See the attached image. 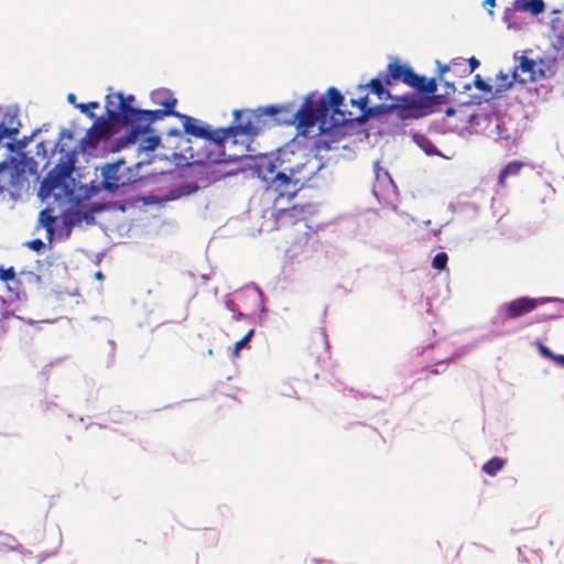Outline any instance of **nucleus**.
Masks as SVG:
<instances>
[{"label":"nucleus","instance_id":"63","mask_svg":"<svg viewBox=\"0 0 564 564\" xmlns=\"http://www.w3.org/2000/svg\"><path fill=\"white\" fill-rule=\"evenodd\" d=\"M231 296H235L234 292L225 294L223 300L226 310H228L229 312H231L237 306L235 304V300H232Z\"/></svg>","mask_w":564,"mask_h":564},{"label":"nucleus","instance_id":"4","mask_svg":"<svg viewBox=\"0 0 564 564\" xmlns=\"http://www.w3.org/2000/svg\"><path fill=\"white\" fill-rule=\"evenodd\" d=\"M178 181L188 182L194 173L192 162L212 148L215 126L178 111Z\"/></svg>","mask_w":564,"mask_h":564},{"label":"nucleus","instance_id":"48","mask_svg":"<svg viewBox=\"0 0 564 564\" xmlns=\"http://www.w3.org/2000/svg\"><path fill=\"white\" fill-rule=\"evenodd\" d=\"M350 106L359 109L361 115L365 116V111L371 107L369 94L367 93L358 98H351Z\"/></svg>","mask_w":564,"mask_h":564},{"label":"nucleus","instance_id":"50","mask_svg":"<svg viewBox=\"0 0 564 564\" xmlns=\"http://www.w3.org/2000/svg\"><path fill=\"white\" fill-rule=\"evenodd\" d=\"M446 119L445 118H442V119H435L433 120L429 128H427V132L429 133H437V134H445V129H446Z\"/></svg>","mask_w":564,"mask_h":564},{"label":"nucleus","instance_id":"31","mask_svg":"<svg viewBox=\"0 0 564 564\" xmlns=\"http://www.w3.org/2000/svg\"><path fill=\"white\" fill-rule=\"evenodd\" d=\"M455 101L457 102V106L463 107H474V106H481L486 104L485 109H491L492 108H500L502 105L500 102H492L484 95L477 93V94H469L465 98H456Z\"/></svg>","mask_w":564,"mask_h":564},{"label":"nucleus","instance_id":"25","mask_svg":"<svg viewBox=\"0 0 564 564\" xmlns=\"http://www.w3.org/2000/svg\"><path fill=\"white\" fill-rule=\"evenodd\" d=\"M442 82L443 78H437L436 74L433 77L419 74L417 86L414 87V90H416L417 94L421 95V99L425 101L429 100V96L435 95L437 86L442 84Z\"/></svg>","mask_w":564,"mask_h":564},{"label":"nucleus","instance_id":"8","mask_svg":"<svg viewBox=\"0 0 564 564\" xmlns=\"http://www.w3.org/2000/svg\"><path fill=\"white\" fill-rule=\"evenodd\" d=\"M296 134L290 141L275 148L274 150L267 151L265 153H272L274 156L271 161L270 166H275L276 162L284 161L285 163H294L296 161L308 160L311 164V156H308V149L311 143V131L296 129Z\"/></svg>","mask_w":564,"mask_h":564},{"label":"nucleus","instance_id":"6","mask_svg":"<svg viewBox=\"0 0 564 564\" xmlns=\"http://www.w3.org/2000/svg\"><path fill=\"white\" fill-rule=\"evenodd\" d=\"M343 98V93L335 86H329L323 94L312 90L306 94L297 110L299 129L311 131L318 126L329 115V109L334 104Z\"/></svg>","mask_w":564,"mask_h":564},{"label":"nucleus","instance_id":"42","mask_svg":"<svg viewBox=\"0 0 564 564\" xmlns=\"http://www.w3.org/2000/svg\"><path fill=\"white\" fill-rule=\"evenodd\" d=\"M496 87L494 84V79L491 77H487L484 83L476 89L479 94L487 97L492 102H499V95L495 91Z\"/></svg>","mask_w":564,"mask_h":564},{"label":"nucleus","instance_id":"57","mask_svg":"<svg viewBox=\"0 0 564 564\" xmlns=\"http://www.w3.org/2000/svg\"><path fill=\"white\" fill-rule=\"evenodd\" d=\"M25 246L35 252H41L45 249V243L39 238L28 241Z\"/></svg>","mask_w":564,"mask_h":564},{"label":"nucleus","instance_id":"46","mask_svg":"<svg viewBox=\"0 0 564 564\" xmlns=\"http://www.w3.org/2000/svg\"><path fill=\"white\" fill-rule=\"evenodd\" d=\"M448 254L445 251H438L432 259L431 265L437 271L447 270Z\"/></svg>","mask_w":564,"mask_h":564},{"label":"nucleus","instance_id":"64","mask_svg":"<svg viewBox=\"0 0 564 564\" xmlns=\"http://www.w3.org/2000/svg\"><path fill=\"white\" fill-rule=\"evenodd\" d=\"M17 133L15 129H8L4 122H0V142L8 137H11Z\"/></svg>","mask_w":564,"mask_h":564},{"label":"nucleus","instance_id":"40","mask_svg":"<svg viewBox=\"0 0 564 564\" xmlns=\"http://www.w3.org/2000/svg\"><path fill=\"white\" fill-rule=\"evenodd\" d=\"M553 86L550 84H540L535 86H527L525 90L531 97H535V101H546L549 100Z\"/></svg>","mask_w":564,"mask_h":564},{"label":"nucleus","instance_id":"47","mask_svg":"<svg viewBox=\"0 0 564 564\" xmlns=\"http://www.w3.org/2000/svg\"><path fill=\"white\" fill-rule=\"evenodd\" d=\"M406 123L405 121H397V122H387L386 123V132L389 133V135H404L406 134L405 130Z\"/></svg>","mask_w":564,"mask_h":564},{"label":"nucleus","instance_id":"2","mask_svg":"<svg viewBox=\"0 0 564 564\" xmlns=\"http://www.w3.org/2000/svg\"><path fill=\"white\" fill-rule=\"evenodd\" d=\"M163 91L152 93V100L162 104L163 109L140 110L131 107L123 100L122 93H109L106 95L105 110L107 120L95 121L87 130L86 138L82 140L83 150L86 147L96 148L99 141L110 134L112 124L130 128V140H135L141 133L149 131L150 126L165 116H176L174 106L176 99L162 100Z\"/></svg>","mask_w":564,"mask_h":564},{"label":"nucleus","instance_id":"12","mask_svg":"<svg viewBox=\"0 0 564 564\" xmlns=\"http://www.w3.org/2000/svg\"><path fill=\"white\" fill-rule=\"evenodd\" d=\"M496 120L495 128L489 130V135H496V141H503L505 149L511 151L518 148V142L522 138V129L519 123L514 122L511 116L506 112L503 107H500V113L494 116Z\"/></svg>","mask_w":564,"mask_h":564},{"label":"nucleus","instance_id":"19","mask_svg":"<svg viewBox=\"0 0 564 564\" xmlns=\"http://www.w3.org/2000/svg\"><path fill=\"white\" fill-rule=\"evenodd\" d=\"M560 62V53L555 56L538 57L533 83L553 78L558 70Z\"/></svg>","mask_w":564,"mask_h":564},{"label":"nucleus","instance_id":"53","mask_svg":"<svg viewBox=\"0 0 564 564\" xmlns=\"http://www.w3.org/2000/svg\"><path fill=\"white\" fill-rule=\"evenodd\" d=\"M447 364H449L448 359L443 358V359L437 360L433 366L427 367L426 369L430 375L436 376V375L442 373L445 370V366Z\"/></svg>","mask_w":564,"mask_h":564},{"label":"nucleus","instance_id":"54","mask_svg":"<svg viewBox=\"0 0 564 564\" xmlns=\"http://www.w3.org/2000/svg\"><path fill=\"white\" fill-rule=\"evenodd\" d=\"M520 73L521 70L514 62V65L506 74H509L510 77H516V85L518 84L521 87H524L527 85V80L520 75Z\"/></svg>","mask_w":564,"mask_h":564},{"label":"nucleus","instance_id":"1","mask_svg":"<svg viewBox=\"0 0 564 564\" xmlns=\"http://www.w3.org/2000/svg\"><path fill=\"white\" fill-rule=\"evenodd\" d=\"M263 159L264 152L238 155L227 153V148L212 145L204 156L192 162L194 173L189 181H178V198L187 197L239 174L245 178H254L261 171L260 164Z\"/></svg>","mask_w":564,"mask_h":564},{"label":"nucleus","instance_id":"10","mask_svg":"<svg viewBox=\"0 0 564 564\" xmlns=\"http://www.w3.org/2000/svg\"><path fill=\"white\" fill-rule=\"evenodd\" d=\"M542 296L532 297L529 295H521L511 301L505 302L499 305L497 314L490 319L494 326H501L508 319H516L527 315L542 305Z\"/></svg>","mask_w":564,"mask_h":564},{"label":"nucleus","instance_id":"15","mask_svg":"<svg viewBox=\"0 0 564 564\" xmlns=\"http://www.w3.org/2000/svg\"><path fill=\"white\" fill-rule=\"evenodd\" d=\"M234 294L235 300H242L243 296L251 299V305L256 306V308L250 315H252V321L254 317H258V324L262 326L263 321L267 318L269 313V308L267 307L269 299L262 289L256 282H250L245 286L235 290Z\"/></svg>","mask_w":564,"mask_h":564},{"label":"nucleus","instance_id":"28","mask_svg":"<svg viewBox=\"0 0 564 564\" xmlns=\"http://www.w3.org/2000/svg\"><path fill=\"white\" fill-rule=\"evenodd\" d=\"M512 6L518 12L530 13L535 18H539L546 10L544 0H514Z\"/></svg>","mask_w":564,"mask_h":564},{"label":"nucleus","instance_id":"39","mask_svg":"<svg viewBox=\"0 0 564 564\" xmlns=\"http://www.w3.org/2000/svg\"><path fill=\"white\" fill-rule=\"evenodd\" d=\"M507 464V459L501 456H492L488 460L484 463L481 466V471L490 477L497 476L499 471H501Z\"/></svg>","mask_w":564,"mask_h":564},{"label":"nucleus","instance_id":"45","mask_svg":"<svg viewBox=\"0 0 564 564\" xmlns=\"http://www.w3.org/2000/svg\"><path fill=\"white\" fill-rule=\"evenodd\" d=\"M534 345L536 346L539 355L542 358L551 360L554 365H556L560 354L554 352L549 346L544 345L541 339H536Z\"/></svg>","mask_w":564,"mask_h":564},{"label":"nucleus","instance_id":"21","mask_svg":"<svg viewBox=\"0 0 564 564\" xmlns=\"http://www.w3.org/2000/svg\"><path fill=\"white\" fill-rule=\"evenodd\" d=\"M409 135L413 143L426 155V156H438L448 159L443 152L436 147V144L427 138V135L415 129L409 131Z\"/></svg>","mask_w":564,"mask_h":564},{"label":"nucleus","instance_id":"59","mask_svg":"<svg viewBox=\"0 0 564 564\" xmlns=\"http://www.w3.org/2000/svg\"><path fill=\"white\" fill-rule=\"evenodd\" d=\"M502 335H505V333H502V332H495V330H492V332H490V333H488V334H485V335L480 336V337H479L478 339H476L474 343H476V344L478 345L479 343H482V341H490V340H492V339H495V338H497V337H500V336H502Z\"/></svg>","mask_w":564,"mask_h":564},{"label":"nucleus","instance_id":"44","mask_svg":"<svg viewBox=\"0 0 564 564\" xmlns=\"http://www.w3.org/2000/svg\"><path fill=\"white\" fill-rule=\"evenodd\" d=\"M256 334L254 328H250L245 336L237 340L232 347L231 356L232 358H238L240 356V350L243 348H249V343L252 340Z\"/></svg>","mask_w":564,"mask_h":564},{"label":"nucleus","instance_id":"16","mask_svg":"<svg viewBox=\"0 0 564 564\" xmlns=\"http://www.w3.org/2000/svg\"><path fill=\"white\" fill-rule=\"evenodd\" d=\"M389 63L386 67L392 84L395 86L399 83L406 85L414 89L417 86L419 73L414 70L411 64L406 61H402L399 56L389 55Z\"/></svg>","mask_w":564,"mask_h":564},{"label":"nucleus","instance_id":"34","mask_svg":"<svg viewBox=\"0 0 564 564\" xmlns=\"http://www.w3.org/2000/svg\"><path fill=\"white\" fill-rule=\"evenodd\" d=\"M524 165H527V162L521 160H512L506 163L498 173L497 184L505 186L506 180L508 177L518 175Z\"/></svg>","mask_w":564,"mask_h":564},{"label":"nucleus","instance_id":"17","mask_svg":"<svg viewBox=\"0 0 564 564\" xmlns=\"http://www.w3.org/2000/svg\"><path fill=\"white\" fill-rule=\"evenodd\" d=\"M305 208H314V204L305 203V204H293L286 208H276L272 212L271 217L274 220V229L279 230L280 228L288 225H295L300 220H303V214Z\"/></svg>","mask_w":564,"mask_h":564},{"label":"nucleus","instance_id":"24","mask_svg":"<svg viewBox=\"0 0 564 564\" xmlns=\"http://www.w3.org/2000/svg\"><path fill=\"white\" fill-rule=\"evenodd\" d=\"M392 115H394L393 106L391 102L386 101L371 105V107L365 111V117L368 118L370 122L378 121L381 124H386Z\"/></svg>","mask_w":564,"mask_h":564},{"label":"nucleus","instance_id":"18","mask_svg":"<svg viewBox=\"0 0 564 564\" xmlns=\"http://www.w3.org/2000/svg\"><path fill=\"white\" fill-rule=\"evenodd\" d=\"M394 87L388 73L384 70L379 72L367 84H358L359 91H368L375 95L380 101H388L391 97V89Z\"/></svg>","mask_w":564,"mask_h":564},{"label":"nucleus","instance_id":"30","mask_svg":"<svg viewBox=\"0 0 564 564\" xmlns=\"http://www.w3.org/2000/svg\"><path fill=\"white\" fill-rule=\"evenodd\" d=\"M448 210L454 214L465 216L468 220H474L479 213V206L469 200H457L448 204Z\"/></svg>","mask_w":564,"mask_h":564},{"label":"nucleus","instance_id":"55","mask_svg":"<svg viewBox=\"0 0 564 564\" xmlns=\"http://www.w3.org/2000/svg\"><path fill=\"white\" fill-rule=\"evenodd\" d=\"M436 75L437 78H444V75L448 72H453V65L451 64H443L438 59H436Z\"/></svg>","mask_w":564,"mask_h":564},{"label":"nucleus","instance_id":"14","mask_svg":"<svg viewBox=\"0 0 564 564\" xmlns=\"http://www.w3.org/2000/svg\"><path fill=\"white\" fill-rule=\"evenodd\" d=\"M393 106L394 115L399 120L420 119L423 113V100L416 90H410L402 95H391L389 98Z\"/></svg>","mask_w":564,"mask_h":564},{"label":"nucleus","instance_id":"5","mask_svg":"<svg viewBox=\"0 0 564 564\" xmlns=\"http://www.w3.org/2000/svg\"><path fill=\"white\" fill-rule=\"evenodd\" d=\"M232 119L228 126H218L215 128L213 145L226 148L228 143L238 145L245 142L253 143L261 134L260 127L256 124L248 112V108L234 109Z\"/></svg>","mask_w":564,"mask_h":564},{"label":"nucleus","instance_id":"11","mask_svg":"<svg viewBox=\"0 0 564 564\" xmlns=\"http://www.w3.org/2000/svg\"><path fill=\"white\" fill-rule=\"evenodd\" d=\"M345 107L346 99L343 95V98L339 97V100L329 109V115L326 113L325 118L317 126L322 134L330 135V140L340 141L347 137L346 116L350 117L352 112L348 109H344Z\"/></svg>","mask_w":564,"mask_h":564},{"label":"nucleus","instance_id":"51","mask_svg":"<svg viewBox=\"0 0 564 564\" xmlns=\"http://www.w3.org/2000/svg\"><path fill=\"white\" fill-rule=\"evenodd\" d=\"M75 107L77 109H79L83 113H86L90 119H95L96 116L90 110L99 108V102L98 101H90V102H87V104L75 105Z\"/></svg>","mask_w":564,"mask_h":564},{"label":"nucleus","instance_id":"23","mask_svg":"<svg viewBox=\"0 0 564 564\" xmlns=\"http://www.w3.org/2000/svg\"><path fill=\"white\" fill-rule=\"evenodd\" d=\"M533 51L530 48L513 53V61L518 64L522 74H529L531 83L534 82V73L538 63V58L530 57Z\"/></svg>","mask_w":564,"mask_h":564},{"label":"nucleus","instance_id":"27","mask_svg":"<svg viewBox=\"0 0 564 564\" xmlns=\"http://www.w3.org/2000/svg\"><path fill=\"white\" fill-rule=\"evenodd\" d=\"M451 91H445L444 94H437L429 96V100L423 101V113L426 116H430L435 112L442 111L443 105H448L452 101H454Z\"/></svg>","mask_w":564,"mask_h":564},{"label":"nucleus","instance_id":"33","mask_svg":"<svg viewBox=\"0 0 564 564\" xmlns=\"http://www.w3.org/2000/svg\"><path fill=\"white\" fill-rule=\"evenodd\" d=\"M338 142L337 140H330V135L322 134L318 132L317 134L311 137V143L308 149V156L312 153H321V151H332L335 148L332 145L333 143Z\"/></svg>","mask_w":564,"mask_h":564},{"label":"nucleus","instance_id":"7","mask_svg":"<svg viewBox=\"0 0 564 564\" xmlns=\"http://www.w3.org/2000/svg\"><path fill=\"white\" fill-rule=\"evenodd\" d=\"M295 101L284 104H269L258 106L256 109L248 108V112L252 117L256 124L260 127L262 133L267 129L273 127L285 126L299 129L297 110H294Z\"/></svg>","mask_w":564,"mask_h":564},{"label":"nucleus","instance_id":"35","mask_svg":"<svg viewBox=\"0 0 564 564\" xmlns=\"http://www.w3.org/2000/svg\"><path fill=\"white\" fill-rule=\"evenodd\" d=\"M57 218L52 214V209L45 208L39 214V227H43L46 231V239L51 242L55 236V223Z\"/></svg>","mask_w":564,"mask_h":564},{"label":"nucleus","instance_id":"37","mask_svg":"<svg viewBox=\"0 0 564 564\" xmlns=\"http://www.w3.org/2000/svg\"><path fill=\"white\" fill-rule=\"evenodd\" d=\"M516 77H510L509 74H506L502 69H500L494 79L495 82V91L499 95V99L505 96V93L511 90L516 86Z\"/></svg>","mask_w":564,"mask_h":564},{"label":"nucleus","instance_id":"41","mask_svg":"<svg viewBox=\"0 0 564 564\" xmlns=\"http://www.w3.org/2000/svg\"><path fill=\"white\" fill-rule=\"evenodd\" d=\"M453 72H456V66H463V74L470 75L480 66V61L476 56L469 58L455 57L452 59Z\"/></svg>","mask_w":564,"mask_h":564},{"label":"nucleus","instance_id":"9","mask_svg":"<svg viewBox=\"0 0 564 564\" xmlns=\"http://www.w3.org/2000/svg\"><path fill=\"white\" fill-rule=\"evenodd\" d=\"M375 181L372 184V195L383 206L390 207L393 212L399 213L395 202L399 197V191L390 172L380 165L377 160L373 163Z\"/></svg>","mask_w":564,"mask_h":564},{"label":"nucleus","instance_id":"58","mask_svg":"<svg viewBox=\"0 0 564 564\" xmlns=\"http://www.w3.org/2000/svg\"><path fill=\"white\" fill-rule=\"evenodd\" d=\"M160 143V138L156 137V135H153V137H148L145 140H144V143L142 145V148L144 150H154Z\"/></svg>","mask_w":564,"mask_h":564},{"label":"nucleus","instance_id":"52","mask_svg":"<svg viewBox=\"0 0 564 564\" xmlns=\"http://www.w3.org/2000/svg\"><path fill=\"white\" fill-rule=\"evenodd\" d=\"M279 393L283 397L299 399L296 390L289 382H282L279 387Z\"/></svg>","mask_w":564,"mask_h":564},{"label":"nucleus","instance_id":"20","mask_svg":"<svg viewBox=\"0 0 564 564\" xmlns=\"http://www.w3.org/2000/svg\"><path fill=\"white\" fill-rule=\"evenodd\" d=\"M73 140L74 133L70 130L63 129L55 145L56 149H58V152L64 154V158L66 159L65 166H63L65 174H69L74 169L75 151L67 144V141Z\"/></svg>","mask_w":564,"mask_h":564},{"label":"nucleus","instance_id":"22","mask_svg":"<svg viewBox=\"0 0 564 564\" xmlns=\"http://www.w3.org/2000/svg\"><path fill=\"white\" fill-rule=\"evenodd\" d=\"M372 129H375V124L361 113L357 117L346 116L347 137L365 134L368 138Z\"/></svg>","mask_w":564,"mask_h":564},{"label":"nucleus","instance_id":"32","mask_svg":"<svg viewBox=\"0 0 564 564\" xmlns=\"http://www.w3.org/2000/svg\"><path fill=\"white\" fill-rule=\"evenodd\" d=\"M312 160L317 161V165L312 169H310L308 165L307 171L305 173L312 184H319L318 181L323 177L322 171L328 165L330 158L325 156L321 153H312L311 161Z\"/></svg>","mask_w":564,"mask_h":564},{"label":"nucleus","instance_id":"36","mask_svg":"<svg viewBox=\"0 0 564 564\" xmlns=\"http://www.w3.org/2000/svg\"><path fill=\"white\" fill-rule=\"evenodd\" d=\"M517 12L512 4L505 9L502 21L506 23L508 30L521 31L524 29L527 24L525 20L521 15H518Z\"/></svg>","mask_w":564,"mask_h":564},{"label":"nucleus","instance_id":"13","mask_svg":"<svg viewBox=\"0 0 564 564\" xmlns=\"http://www.w3.org/2000/svg\"><path fill=\"white\" fill-rule=\"evenodd\" d=\"M101 185L109 193H115L120 187L129 185L133 181V174L124 160H117L101 166Z\"/></svg>","mask_w":564,"mask_h":564},{"label":"nucleus","instance_id":"61","mask_svg":"<svg viewBox=\"0 0 564 564\" xmlns=\"http://www.w3.org/2000/svg\"><path fill=\"white\" fill-rule=\"evenodd\" d=\"M550 321H553L551 313L550 314H546V313L536 314L529 323H527V326H530L535 323H543V322H550Z\"/></svg>","mask_w":564,"mask_h":564},{"label":"nucleus","instance_id":"49","mask_svg":"<svg viewBox=\"0 0 564 564\" xmlns=\"http://www.w3.org/2000/svg\"><path fill=\"white\" fill-rule=\"evenodd\" d=\"M476 347H477L476 343H469V344L463 345L459 348H457L449 357H446V359H448L449 364L455 362L458 359H460L463 356H465L466 354L470 352Z\"/></svg>","mask_w":564,"mask_h":564},{"label":"nucleus","instance_id":"62","mask_svg":"<svg viewBox=\"0 0 564 564\" xmlns=\"http://www.w3.org/2000/svg\"><path fill=\"white\" fill-rule=\"evenodd\" d=\"M14 278H15V271H14L13 267L0 270V279L2 281L13 280Z\"/></svg>","mask_w":564,"mask_h":564},{"label":"nucleus","instance_id":"38","mask_svg":"<svg viewBox=\"0 0 564 564\" xmlns=\"http://www.w3.org/2000/svg\"><path fill=\"white\" fill-rule=\"evenodd\" d=\"M195 539L206 547H216L220 539V533L214 528H204L196 530Z\"/></svg>","mask_w":564,"mask_h":564},{"label":"nucleus","instance_id":"60","mask_svg":"<svg viewBox=\"0 0 564 564\" xmlns=\"http://www.w3.org/2000/svg\"><path fill=\"white\" fill-rule=\"evenodd\" d=\"M231 313H232V319L234 321L240 322V321L247 319L249 322H252V315L240 312L237 308V306L231 311Z\"/></svg>","mask_w":564,"mask_h":564},{"label":"nucleus","instance_id":"56","mask_svg":"<svg viewBox=\"0 0 564 564\" xmlns=\"http://www.w3.org/2000/svg\"><path fill=\"white\" fill-rule=\"evenodd\" d=\"M348 391L355 397V398H360V399H378V400H382L381 397L379 395H376L371 392H360L359 390H356L355 388H349Z\"/></svg>","mask_w":564,"mask_h":564},{"label":"nucleus","instance_id":"29","mask_svg":"<svg viewBox=\"0 0 564 564\" xmlns=\"http://www.w3.org/2000/svg\"><path fill=\"white\" fill-rule=\"evenodd\" d=\"M500 113V108L482 109L481 112H474L467 116L466 122L473 126L475 129L481 127V129H488L490 122L494 120V116Z\"/></svg>","mask_w":564,"mask_h":564},{"label":"nucleus","instance_id":"43","mask_svg":"<svg viewBox=\"0 0 564 564\" xmlns=\"http://www.w3.org/2000/svg\"><path fill=\"white\" fill-rule=\"evenodd\" d=\"M541 302H542V305H544V304H556L557 305L556 312L551 313L553 321L564 318V297L542 296Z\"/></svg>","mask_w":564,"mask_h":564},{"label":"nucleus","instance_id":"3","mask_svg":"<svg viewBox=\"0 0 564 564\" xmlns=\"http://www.w3.org/2000/svg\"><path fill=\"white\" fill-rule=\"evenodd\" d=\"M265 159L261 161L260 173L254 178L262 183L265 193H273L274 204L280 199L293 200L303 189H318L319 184H312L306 175L308 160L294 163L276 162L270 166L274 156L272 153H264Z\"/></svg>","mask_w":564,"mask_h":564},{"label":"nucleus","instance_id":"26","mask_svg":"<svg viewBox=\"0 0 564 564\" xmlns=\"http://www.w3.org/2000/svg\"><path fill=\"white\" fill-rule=\"evenodd\" d=\"M550 30L555 37L551 46L556 53H560V59L564 65V21L560 17H553L550 22Z\"/></svg>","mask_w":564,"mask_h":564}]
</instances>
